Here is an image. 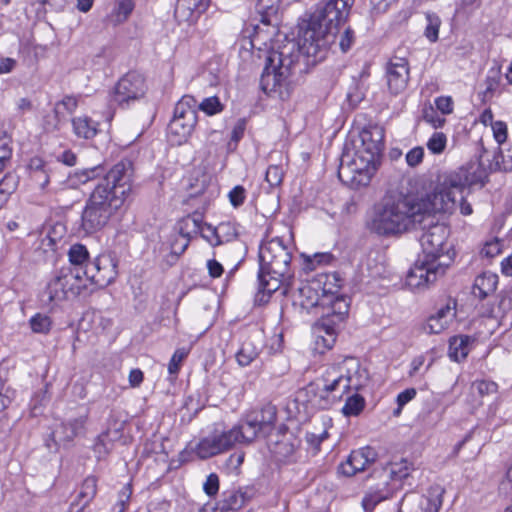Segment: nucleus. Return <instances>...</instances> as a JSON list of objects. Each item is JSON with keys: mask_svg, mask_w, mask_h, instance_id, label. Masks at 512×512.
Returning <instances> with one entry per match:
<instances>
[{"mask_svg": "<svg viewBox=\"0 0 512 512\" xmlns=\"http://www.w3.org/2000/svg\"><path fill=\"white\" fill-rule=\"evenodd\" d=\"M281 0H258L256 10L260 14V21L266 25L271 23V17L275 16Z\"/></svg>", "mask_w": 512, "mask_h": 512, "instance_id": "nucleus-33", "label": "nucleus"}, {"mask_svg": "<svg viewBox=\"0 0 512 512\" xmlns=\"http://www.w3.org/2000/svg\"><path fill=\"white\" fill-rule=\"evenodd\" d=\"M277 409L268 403L248 412L235 426L243 444H250L258 437H267L275 427Z\"/></svg>", "mask_w": 512, "mask_h": 512, "instance_id": "nucleus-8", "label": "nucleus"}, {"mask_svg": "<svg viewBox=\"0 0 512 512\" xmlns=\"http://www.w3.org/2000/svg\"><path fill=\"white\" fill-rule=\"evenodd\" d=\"M12 156L11 139L6 135L0 136V172L4 170Z\"/></svg>", "mask_w": 512, "mask_h": 512, "instance_id": "nucleus-42", "label": "nucleus"}, {"mask_svg": "<svg viewBox=\"0 0 512 512\" xmlns=\"http://www.w3.org/2000/svg\"><path fill=\"white\" fill-rule=\"evenodd\" d=\"M97 492V480L95 477H87L81 486V490L78 494V502L77 505L80 506V508L76 511H83L85 512V507L88 505V503L95 497Z\"/></svg>", "mask_w": 512, "mask_h": 512, "instance_id": "nucleus-32", "label": "nucleus"}, {"mask_svg": "<svg viewBox=\"0 0 512 512\" xmlns=\"http://www.w3.org/2000/svg\"><path fill=\"white\" fill-rule=\"evenodd\" d=\"M190 6L189 9L192 10V13L197 15H201L207 11L211 4V0H189Z\"/></svg>", "mask_w": 512, "mask_h": 512, "instance_id": "nucleus-62", "label": "nucleus"}, {"mask_svg": "<svg viewBox=\"0 0 512 512\" xmlns=\"http://www.w3.org/2000/svg\"><path fill=\"white\" fill-rule=\"evenodd\" d=\"M284 171L279 165H270L266 170L265 180L271 187L279 186L283 181Z\"/></svg>", "mask_w": 512, "mask_h": 512, "instance_id": "nucleus-43", "label": "nucleus"}, {"mask_svg": "<svg viewBox=\"0 0 512 512\" xmlns=\"http://www.w3.org/2000/svg\"><path fill=\"white\" fill-rule=\"evenodd\" d=\"M435 105L437 110L442 114L448 115L453 112L454 103L450 96H440L435 99Z\"/></svg>", "mask_w": 512, "mask_h": 512, "instance_id": "nucleus-56", "label": "nucleus"}, {"mask_svg": "<svg viewBox=\"0 0 512 512\" xmlns=\"http://www.w3.org/2000/svg\"><path fill=\"white\" fill-rule=\"evenodd\" d=\"M455 315V307L448 303L427 319L424 330L429 334H439L448 327Z\"/></svg>", "mask_w": 512, "mask_h": 512, "instance_id": "nucleus-19", "label": "nucleus"}, {"mask_svg": "<svg viewBox=\"0 0 512 512\" xmlns=\"http://www.w3.org/2000/svg\"><path fill=\"white\" fill-rule=\"evenodd\" d=\"M246 129V120L244 118L238 119L231 131V141L237 143L243 138Z\"/></svg>", "mask_w": 512, "mask_h": 512, "instance_id": "nucleus-60", "label": "nucleus"}, {"mask_svg": "<svg viewBox=\"0 0 512 512\" xmlns=\"http://www.w3.org/2000/svg\"><path fill=\"white\" fill-rule=\"evenodd\" d=\"M327 276L317 275L314 279L302 284L298 291L301 298V305L305 308L322 307L323 303H328L324 298L320 288L327 281Z\"/></svg>", "mask_w": 512, "mask_h": 512, "instance_id": "nucleus-17", "label": "nucleus"}, {"mask_svg": "<svg viewBox=\"0 0 512 512\" xmlns=\"http://www.w3.org/2000/svg\"><path fill=\"white\" fill-rule=\"evenodd\" d=\"M231 205L235 208L243 205L246 199V189L241 185H236L228 194Z\"/></svg>", "mask_w": 512, "mask_h": 512, "instance_id": "nucleus-48", "label": "nucleus"}, {"mask_svg": "<svg viewBox=\"0 0 512 512\" xmlns=\"http://www.w3.org/2000/svg\"><path fill=\"white\" fill-rule=\"evenodd\" d=\"M328 303H323L322 308L327 312L323 313V322L336 325L342 322L349 311V304L343 295H336L333 298H327Z\"/></svg>", "mask_w": 512, "mask_h": 512, "instance_id": "nucleus-18", "label": "nucleus"}, {"mask_svg": "<svg viewBox=\"0 0 512 512\" xmlns=\"http://www.w3.org/2000/svg\"><path fill=\"white\" fill-rule=\"evenodd\" d=\"M189 351L185 348H179L177 349L168 364V372L170 374H177L180 370L181 364L183 360L188 356Z\"/></svg>", "mask_w": 512, "mask_h": 512, "instance_id": "nucleus-45", "label": "nucleus"}, {"mask_svg": "<svg viewBox=\"0 0 512 512\" xmlns=\"http://www.w3.org/2000/svg\"><path fill=\"white\" fill-rule=\"evenodd\" d=\"M97 265H100L97 275L91 276V284L104 288L111 284L117 276L116 263L108 255L97 257Z\"/></svg>", "mask_w": 512, "mask_h": 512, "instance_id": "nucleus-20", "label": "nucleus"}, {"mask_svg": "<svg viewBox=\"0 0 512 512\" xmlns=\"http://www.w3.org/2000/svg\"><path fill=\"white\" fill-rule=\"evenodd\" d=\"M216 237L221 239V245L236 238L237 233L230 222H221L215 231Z\"/></svg>", "mask_w": 512, "mask_h": 512, "instance_id": "nucleus-44", "label": "nucleus"}, {"mask_svg": "<svg viewBox=\"0 0 512 512\" xmlns=\"http://www.w3.org/2000/svg\"><path fill=\"white\" fill-rule=\"evenodd\" d=\"M345 404L343 405L341 412L345 417H356L361 414L364 410L366 402L363 396L358 391L352 390V392L345 395Z\"/></svg>", "mask_w": 512, "mask_h": 512, "instance_id": "nucleus-27", "label": "nucleus"}, {"mask_svg": "<svg viewBox=\"0 0 512 512\" xmlns=\"http://www.w3.org/2000/svg\"><path fill=\"white\" fill-rule=\"evenodd\" d=\"M360 146L348 163L341 162L338 177L352 188L367 186L377 170L384 147V129L370 125L359 133Z\"/></svg>", "mask_w": 512, "mask_h": 512, "instance_id": "nucleus-5", "label": "nucleus"}, {"mask_svg": "<svg viewBox=\"0 0 512 512\" xmlns=\"http://www.w3.org/2000/svg\"><path fill=\"white\" fill-rule=\"evenodd\" d=\"M70 265L68 267L82 266L88 262L89 253L82 244H74L70 247L69 252Z\"/></svg>", "mask_w": 512, "mask_h": 512, "instance_id": "nucleus-37", "label": "nucleus"}, {"mask_svg": "<svg viewBox=\"0 0 512 512\" xmlns=\"http://www.w3.org/2000/svg\"><path fill=\"white\" fill-rule=\"evenodd\" d=\"M423 118H424L425 122L431 124L432 127H434V128H440L446 122L445 118L439 116L433 108H430L429 110H425Z\"/></svg>", "mask_w": 512, "mask_h": 512, "instance_id": "nucleus-58", "label": "nucleus"}, {"mask_svg": "<svg viewBox=\"0 0 512 512\" xmlns=\"http://www.w3.org/2000/svg\"><path fill=\"white\" fill-rule=\"evenodd\" d=\"M97 123L87 116L75 117L72 119L74 133L81 138L90 139L97 134Z\"/></svg>", "mask_w": 512, "mask_h": 512, "instance_id": "nucleus-30", "label": "nucleus"}, {"mask_svg": "<svg viewBox=\"0 0 512 512\" xmlns=\"http://www.w3.org/2000/svg\"><path fill=\"white\" fill-rule=\"evenodd\" d=\"M189 243L190 241L188 238L183 237L178 233L173 235L170 241L171 253L175 256H180L185 252Z\"/></svg>", "mask_w": 512, "mask_h": 512, "instance_id": "nucleus-46", "label": "nucleus"}, {"mask_svg": "<svg viewBox=\"0 0 512 512\" xmlns=\"http://www.w3.org/2000/svg\"><path fill=\"white\" fill-rule=\"evenodd\" d=\"M322 275L327 276L328 278L326 283L322 284V288H320L323 297L333 298L338 295L342 286V280L336 273H323Z\"/></svg>", "mask_w": 512, "mask_h": 512, "instance_id": "nucleus-35", "label": "nucleus"}, {"mask_svg": "<svg viewBox=\"0 0 512 512\" xmlns=\"http://www.w3.org/2000/svg\"><path fill=\"white\" fill-rule=\"evenodd\" d=\"M78 107V98L75 96L67 95L61 101H59L55 110L56 113L60 112V109L63 108L67 113L72 114Z\"/></svg>", "mask_w": 512, "mask_h": 512, "instance_id": "nucleus-50", "label": "nucleus"}, {"mask_svg": "<svg viewBox=\"0 0 512 512\" xmlns=\"http://www.w3.org/2000/svg\"><path fill=\"white\" fill-rule=\"evenodd\" d=\"M393 489L389 486L387 480L370 487L362 499V506L366 512H371L377 504L390 498Z\"/></svg>", "mask_w": 512, "mask_h": 512, "instance_id": "nucleus-21", "label": "nucleus"}, {"mask_svg": "<svg viewBox=\"0 0 512 512\" xmlns=\"http://www.w3.org/2000/svg\"><path fill=\"white\" fill-rule=\"evenodd\" d=\"M376 458L377 453L372 447L367 446L353 450L346 461L338 466V473L346 477L354 476L374 463Z\"/></svg>", "mask_w": 512, "mask_h": 512, "instance_id": "nucleus-16", "label": "nucleus"}, {"mask_svg": "<svg viewBox=\"0 0 512 512\" xmlns=\"http://www.w3.org/2000/svg\"><path fill=\"white\" fill-rule=\"evenodd\" d=\"M471 181L465 169L450 172L432 193L423 197L414 195H386L373 207L368 223L372 232L396 235L437 220L438 214H452L458 205V197Z\"/></svg>", "mask_w": 512, "mask_h": 512, "instance_id": "nucleus-2", "label": "nucleus"}, {"mask_svg": "<svg viewBox=\"0 0 512 512\" xmlns=\"http://www.w3.org/2000/svg\"><path fill=\"white\" fill-rule=\"evenodd\" d=\"M498 276L491 272H484L477 276L473 285V295L484 299L493 294L497 288Z\"/></svg>", "mask_w": 512, "mask_h": 512, "instance_id": "nucleus-23", "label": "nucleus"}, {"mask_svg": "<svg viewBox=\"0 0 512 512\" xmlns=\"http://www.w3.org/2000/svg\"><path fill=\"white\" fill-rule=\"evenodd\" d=\"M291 259L289 247L280 238H273L260 246L256 303H267L270 296L291 278Z\"/></svg>", "mask_w": 512, "mask_h": 512, "instance_id": "nucleus-6", "label": "nucleus"}, {"mask_svg": "<svg viewBox=\"0 0 512 512\" xmlns=\"http://www.w3.org/2000/svg\"><path fill=\"white\" fill-rule=\"evenodd\" d=\"M387 85L394 95L402 93L410 78L409 62L405 57L393 56L386 67Z\"/></svg>", "mask_w": 512, "mask_h": 512, "instance_id": "nucleus-14", "label": "nucleus"}, {"mask_svg": "<svg viewBox=\"0 0 512 512\" xmlns=\"http://www.w3.org/2000/svg\"><path fill=\"white\" fill-rule=\"evenodd\" d=\"M203 217L201 214L194 213L181 219L178 223V234L190 240L192 235L202 233Z\"/></svg>", "mask_w": 512, "mask_h": 512, "instance_id": "nucleus-25", "label": "nucleus"}, {"mask_svg": "<svg viewBox=\"0 0 512 512\" xmlns=\"http://www.w3.org/2000/svg\"><path fill=\"white\" fill-rule=\"evenodd\" d=\"M416 229L424 230L420 237L422 257L437 263L447 255L450 256L451 263L453 262L455 252L447 241L450 231L445 224L439 223V220H430L414 230Z\"/></svg>", "mask_w": 512, "mask_h": 512, "instance_id": "nucleus-7", "label": "nucleus"}, {"mask_svg": "<svg viewBox=\"0 0 512 512\" xmlns=\"http://www.w3.org/2000/svg\"><path fill=\"white\" fill-rule=\"evenodd\" d=\"M204 492L212 497L218 493L219 490V477L215 473H211L207 476L206 481L203 485Z\"/></svg>", "mask_w": 512, "mask_h": 512, "instance_id": "nucleus-52", "label": "nucleus"}, {"mask_svg": "<svg viewBox=\"0 0 512 512\" xmlns=\"http://www.w3.org/2000/svg\"><path fill=\"white\" fill-rule=\"evenodd\" d=\"M424 157V149L423 147L417 146L412 148L406 154V162L410 167H416L419 165Z\"/></svg>", "mask_w": 512, "mask_h": 512, "instance_id": "nucleus-55", "label": "nucleus"}, {"mask_svg": "<svg viewBox=\"0 0 512 512\" xmlns=\"http://www.w3.org/2000/svg\"><path fill=\"white\" fill-rule=\"evenodd\" d=\"M224 106L216 96L207 97L201 103H197V109L203 111L207 115H215L222 112Z\"/></svg>", "mask_w": 512, "mask_h": 512, "instance_id": "nucleus-41", "label": "nucleus"}, {"mask_svg": "<svg viewBox=\"0 0 512 512\" xmlns=\"http://www.w3.org/2000/svg\"><path fill=\"white\" fill-rule=\"evenodd\" d=\"M367 372L355 357H345L326 367L323 373L307 386L314 396V404L327 410L340 403L352 390L359 391L366 385Z\"/></svg>", "mask_w": 512, "mask_h": 512, "instance_id": "nucleus-4", "label": "nucleus"}, {"mask_svg": "<svg viewBox=\"0 0 512 512\" xmlns=\"http://www.w3.org/2000/svg\"><path fill=\"white\" fill-rule=\"evenodd\" d=\"M474 339L468 335L454 336L449 341V357L456 362L463 361L471 350Z\"/></svg>", "mask_w": 512, "mask_h": 512, "instance_id": "nucleus-24", "label": "nucleus"}, {"mask_svg": "<svg viewBox=\"0 0 512 512\" xmlns=\"http://www.w3.org/2000/svg\"><path fill=\"white\" fill-rule=\"evenodd\" d=\"M236 444H243L235 426L225 432H214L204 437L196 446V454L201 459H207L231 449Z\"/></svg>", "mask_w": 512, "mask_h": 512, "instance_id": "nucleus-12", "label": "nucleus"}, {"mask_svg": "<svg viewBox=\"0 0 512 512\" xmlns=\"http://www.w3.org/2000/svg\"><path fill=\"white\" fill-rule=\"evenodd\" d=\"M119 437V429H115L114 431L106 430L101 433L94 444V452L96 453L97 457H105L112 450L113 442Z\"/></svg>", "mask_w": 512, "mask_h": 512, "instance_id": "nucleus-28", "label": "nucleus"}, {"mask_svg": "<svg viewBox=\"0 0 512 512\" xmlns=\"http://www.w3.org/2000/svg\"><path fill=\"white\" fill-rule=\"evenodd\" d=\"M472 386L481 397L495 394L498 389V385L495 382L488 380L475 381Z\"/></svg>", "mask_w": 512, "mask_h": 512, "instance_id": "nucleus-47", "label": "nucleus"}, {"mask_svg": "<svg viewBox=\"0 0 512 512\" xmlns=\"http://www.w3.org/2000/svg\"><path fill=\"white\" fill-rule=\"evenodd\" d=\"M86 287L80 268L62 267L48 283L44 296L49 304L55 306L70 296H78Z\"/></svg>", "mask_w": 512, "mask_h": 512, "instance_id": "nucleus-10", "label": "nucleus"}, {"mask_svg": "<svg viewBox=\"0 0 512 512\" xmlns=\"http://www.w3.org/2000/svg\"><path fill=\"white\" fill-rule=\"evenodd\" d=\"M30 177L41 190H45L50 181V169L48 167L44 170L34 172Z\"/></svg>", "mask_w": 512, "mask_h": 512, "instance_id": "nucleus-57", "label": "nucleus"}, {"mask_svg": "<svg viewBox=\"0 0 512 512\" xmlns=\"http://www.w3.org/2000/svg\"><path fill=\"white\" fill-rule=\"evenodd\" d=\"M75 268H80L81 270V278L84 280V282L91 283V276L97 275L98 270L100 269V265H97V258H95L93 261H88L84 267L82 266H75Z\"/></svg>", "mask_w": 512, "mask_h": 512, "instance_id": "nucleus-49", "label": "nucleus"}, {"mask_svg": "<svg viewBox=\"0 0 512 512\" xmlns=\"http://www.w3.org/2000/svg\"><path fill=\"white\" fill-rule=\"evenodd\" d=\"M305 269L314 270L317 266L329 265L334 261V256L330 252H319L313 255L303 254Z\"/></svg>", "mask_w": 512, "mask_h": 512, "instance_id": "nucleus-36", "label": "nucleus"}, {"mask_svg": "<svg viewBox=\"0 0 512 512\" xmlns=\"http://www.w3.org/2000/svg\"><path fill=\"white\" fill-rule=\"evenodd\" d=\"M29 324L34 333L48 334L52 327V320L47 315L37 313L30 318Z\"/></svg>", "mask_w": 512, "mask_h": 512, "instance_id": "nucleus-39", "label": "nucleus"}, {"mask_svg": "<svg viewBox=\"0 0 512 512\" xmlns=\"http://www.w3.org/2000/svg\"><path fill=\"white\" fill-rule=\"evenodd\" d=\"M250 497L242 490H229L223 492V499L218 503L216 512H235L241 509Z\"/></svg>", "mask_w": 512, "mask_h": 512, "instance_id": "nucleus-22", "label": "nucleus"}, {"mask_svg": "<svg viewBox=\"0 0 512 512\" xmlns=\"http://www.w3.org/2000/svg\"><path fill=\"white\" fill-rule=\"evenodd\" d=\"M354 1L324 0L300 27L298 43L287 41L268 52L260 78L264 93L276 94L284 99L289 94L290 77L301 56L306 59L307 65H315L326 58L338 28L347 20Z\"/></svg>", "mask_w": 512, "mask_h": 512, "instance_id": "nucleus-1", "label": "nucleus"}, {"mask_svg": "<svg viewBox=\"0 0 512 512\" xmlns=\"http://www.w3.org/2000/svg\"><path fill=\"white\" fill-rule=\"evenodd\" d=\"M427 25L425 27L424 35L432 43L438 40L439 28L441 26V19L435 13H426Z\"/></svg>", "mask_w": 512, "mask_h": 512, "instance_id": "nucleus-38", "label": "nucleus"}, {"mask_svg": "<svg viewBox=\"0 0 512 512\" xmlns=\"http://www.w3.org/2000/svg\"><path fill=\"white\" fill-rule=\"evenodd\" d=\"M411 470V464L406 459L390 462L384 468L385 479L390 478L392 481H402L410 475Z\"/></svg>", "mask_w": 512, "mask_h": 512, "instance_id": "nucleus-29", "label": "nucleus"}, {"mask_svg": "<svg viewBox=\"0 0 512 512\" xmlns=\"http://www.w3.org/2000/svg\"><path fill=\"white\" fill-rule=\"evenodd\" d=\"M216 230L217 226H212L211 224L204 223L203 230L201 233V236L213 247L221 245V239L216 237Z\"/></svg>", "mask_w": 512, "mask_h": 512, "instance_id": "nucleus-51", "label": "nucleus"}, {"mask_svg": "<svg viewBox=\"0 0 512 512\" xmlns=\"http://www.w3.org/2000/svg\"><path fill=\"white\" fill-rule=\"evenodd\" d=\"M259 346L251 337L245 339L236 353V360L241 366H248L259 354Z\"/></svg>", "mask_w": 512, "mask_h": 512, "instance_id": "nucleus-31", "label": "nucleus"}, {"mask_svg": "<svg viewBox=\"0 0 512 512\" xmlns=\"http://www.w3.org/2000/svg\"><path fill=\"white\" fill-rule=\"evenodd\" d=\"M19 184V176L15 173H7L0 180V199H3V206L7 202L9 196L17 189Z\"/></svg>", "mask_w": 512, "mask_h": 512, "instance_id": "nucleus-34", "label": "nucleus"}, {"mask_svg": "<svg viewBox=\"0 0 512 512\" xmlns=\"http://www.w3.org/2000/svg\"><path fill=\"white\" fill-rule=\"evenodd\" d=\"M501 252V244L498 240L493 242H488L485 244L482 249V253L487 257H494Z\"/></svg>", "mask_w": 512, "mask_h": 512, "instance_id": "nucleus-63", "label": "nucleus"}, {"mask_svg": "<svg viewBox=\"0 0 512 512\" xmlns=\"http://www.w3.org/2000/svg\"><path fill=\"white\" fill-rule=\"evenodd\" d=\"M134 9V4L131 0H121L117 7L118 21H124L128 18Z\"/></svg>", "mask_w": 512, "mask_h": 512, "instance_id": "nucleus-59", "label": "nucleus"}, {"mask_svg": "<svg viewBox=\"0 0 512 512\" xmlns=\"http://www.w3.org/2000/svg\"><path fill=\"white\" fill-rule=\"evenodd\" d=\"M144 94V78L136 72H129L115 85L113 101L122 107L129 106L131 103L142 98Z\"/></svg>", "mask_w": 512, "mask_h": 512, "instance_id": "nucleus-13", "label": "nucleus"}, {"mask_svg": "<svg viewBox=\"0 0 512 512\" xmlns=\"http://www.w3.org/2000/svg\"><path fill=\"white\" fill-rule=\"evenodd\" d=\"M336 341L335 325L327 322H321L317 327L316 348L323 352L326 349H331Z\"/></svg>", "mask_w": 512, "mask_h": 512, "instance_id": "nucleus-26", "label": "nucleus"}, {"mask_svg": "<svg viewBox=\"0 0 512 512\" xmlns=\"http://www.w3.org/2000/svg\"><path fill=\"white\" fill-rule=\"evenodd\" d=\"M486 94H492L494 93L500 83V74L498 71L492 72V75H488L486 78Z\"/></svg>", "mask_w": 512, "mask_h": 512, "instance_id": "nucleus-61", "label": "nucleus"}, {"mask_svg": "<svg viewBox=\"0 0 512 512\" xmlns=\"http://www.w3.org/2000/svg\"><path fill=\"white\" fill-rule=\"evenodd\" d=\"M198 121L197 101L193 96H183L175 105L174 115L168 125V139L173 145H182L191 136Z\"/></svg>", "mask_w": 512, "mask_h": 512, "instance_id": "nucleus-9", "label": "nucleus"}, {"mask_svg": "<svg viewBox=\"0 0 512 512\" xmlns=\"http://www.w3.org/2000/svg\"><path fill=\"white\" fill-rule=\"evenodd\" d=\"M443 260L435 263L422 256L418 258L414 266L409 270L406 284L412 288H422L437 280L438 276L445 273V269L451 264L450 256H444Z\"/></svg>", "mask_w": 512, "mask_h": 512, "instance_id": "nucleus-11", "label": "nucleus"}, {"mask_svg": "<svg viewBox=\"0 0 512 512\" xmlns=\"http://www.w3.org/2000/svg\"><path fill=\"white\" fill-rule=\"evenodd\" d=\"M82 184L101 177L82 212V228L86 233L101 230L124 205L131 192L132 167L129 162L115 164L107 173L101 165L76 172Z\"/></svg>", "mask_w": 512, "mask_h": 512, "instance_id": "nucleus-3", "label": "nucleus"}, {"mask_svg": "<svg viewBox=\"0 0 512 512\" xmlns=\"http://www.w3.org/2000/svg\"><path fill=\"white\" fill-rule=\"evenodd\" d=\"M447 145V136L443 132H434L427 141V148L432 154H441Z\"/></svg>", "mask_w": 512, "mask_h": 512, "instance_id": "nucleus-40", "label": "nucleus"}, {"mask_svg": "<svg viewBox=\"0 0 512 512\" xmlns=\"http://www.w3.org/2000/svg\"><path fill=\"white\" fill-rule=\"evenodd\" d=\"M170 504L168 501H152L148 505V512H169Z\"/></svg>", "mask_w": 512, "mask_h": 512, "instance_id": "nucleus-64", "label": "nucleus"}, {"mask_svg": "<svg viewBox=\"0 0 512 512\" xmlns=\"http://www.w3.org/2000/svg\"><path fill=\"white\" fill-rule=\"evenodd\" d=\"M442 494L443 490L437 488L434 490V493L427 499V511L428 512H438L442 506Z\"/></svg>", "mask_w": 512, "mask_h": 512, "instance_id": "nucleus-54", "label": "nucleus"}, {"mask_svg": "<svg viewBox=\"0 0 512 512\" xmlns=\"http://www.w3.org/2000/svg\"><path fill=\"white\" fill-rule=\"evenodd\" d=\"M492 131L494 139L498 144H502L507 139V125L503 121H495L492 123Z\"/></svg>", "mask_w": 512, "mask_h": 512, "instance_id": "nucleus-53", "label": "nucleus"}, {"mask_svg": "<svg viewBox=\"0 0 512 512\" xmlns=\"http://www.w3.org/2000/svg\"><path fill=\"white\" fill-rule=\"evenodd\" d=\"M87 420L88 414L84 413L58 424L51 433L54 445L56 447L67 446L76 437L84 435Z\"/></svg>", "mask_w": 512, "mask_h": 512, "instance_id": "nucleus-15", "label": "nucleus"}]
</instances>
